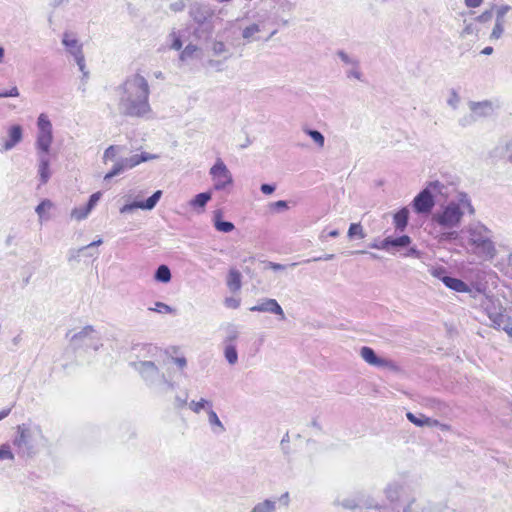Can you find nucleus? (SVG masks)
<instances>
[{
	"label": "nucleus",
	"instance_id": "f257e3e1",
	"mask_svg": "<svg viewBox=\"0 0 512 512\" xmlns=\"http://www.w3.org/2000/svg\"><path fill=\"white\" fill-rule=\"evenodd\" d=\"M118 111L131 118H145L152 111L149 103L150 86L147 79L135 73L129 75L117 88Z\"/></svg>",
	"mask_w": 512,
	"mask_h": 512
},
{
	"label": "nucleus",
	"instance_id": "f03ea898",
	"mask_svg": "<svg viewBox=\"0 0 512 512\" xmlns=\"http://www.w3.org/2000/svg\"><path fill=\"white\" fill-rule=\"evenodd\" d=\"M437 196L448 199L450 196L449 185L439 180L428 181L408 206L402 207L392 215L393 224H408L410 213L414 214L417 220H427L434 215Z\"/></svg>",
	"mask_w": 512,
	"mask_h": 512
},
{
	"label": "nucleus",
	"instance_id": "7ed1b4c3",
	"mask_svg": "<svg viewBox=\"0 0 512 512\" xmlns=\"http://www.w3.org/2000/svg\"><path fill=\"white\" fill-rule=\"evenodd\" d=\"M421 488V477L409 472H402L396 478L388 481L382 492L388 505V510L397 512L406 499L416 494Z\"/></svg>",
	"mask_w": 512,
	"mask_h": 512
},
{
	"label": "nucleus",
	"instance_id": "20e7f679",
	"mask_svg": "<svg viewBox=\"0 0 512 512\" xmlns=\"http://www.w3.org/2000/svg\"><path fill=\"white\" fill-rule=\"evenodd\" d=\"M475 208L470 196L464 191H457L441 209L433 215L436 224H459L466 215H474Z\"/></svg>",
	"mask_w": 512,
	"mask_h": 512
},
{
	"label": "nucleus",
	"instance_id": "39448f33",
	"mask_svg": "<svg viewBox=\"0 0 512 512\" xmlns=\"http://www.w3.org/2000/svg\"><path fill=\"white\" fill-rule=\"evenodd\" d=\"M42 439V430L38 425L23 423L17 426V434L13 444L23 454L31 455Z\"/></svg>",
	"mask_w": 512,
	"mask_h": 512
},
{
	"label": "nucleus",
	"instance_id": "423d86ee",
	"mask_svg": "<svg viewBox=\"0 0 512 512\" xmlns=\"http://www.w3.org/2000/svg\"><path fill=\"white\" fill-rule=\"evenodd\" d=\"M70 346L73 350L97 351L103 344L101 335L92 325L83 327L79 332L70 337Z\"/></svg>",
	"mask_w": 512,
	"mask_h": 512
},
{
	"label": "nucleus",
	"instance_id": "0eeeda50",
	"mask_svg": "<svg viewBox=\"0 0 512 512\" xmlns=\"http://www.w3.org/2000/svg\"><path fill=\"white\" fill-rule=\"evenodd\" d=\"M38 134L36 146L40 150L39 154L47 155L53 140L52 124L47 115L40 114L37 120Z\"/></svg>",
	"mask_w": 512,
	"mask_h": 512
},
{
	"label": "nucleus",
	"instance_id": "6e6552de",
	"mask_svg": "<svg viewBox=\"0 0 512 512\" xmlns=\"http://www.w3.org/2000/svg\"><path fill=\"white\" fill-rule=\"evenodd\" d=\"M209 175L216 190H224L233 183V177L228 167L221 158H217L209 170Z\"/></svg>",
	"mask_w": 512,
	"mask_h": 512
},
{
	"label": "nucleus",
	"instance_id": "1a4fd4ad",
	"mask_svg": "<svg viewBox=\"0 0 512 512\" xmlns=\"http://www.w3.org/2000/svg\"><path fill=\"white\" fill-rule=\"evenodd\" d=\"M131 365L147 385L156 386L160 382V377L163 373L160 372L153 361H137L132 362Z\"/></svg>",
	"mask_w": 512,
	"mask_h": 512
},
{
	"label": "nucleus",
	"instance_id": "9d476101",
	"mask_svg": "<svg viewBox=\"0 0 512 512\" xmlns=\"http://www.w3.org/2000/svg\"><path fill=\"white\" fill-rule=\"evenodd\" d=\"M360 356L366 363H368L371 366L378 368H387L392 371L399 370L398 365L394 361L387 358L379 357L374 351V349L371 347L363 346L360 349Z\"/></svg>",
	"mask_w": 512,
	"mask_h": 512
},
{
	"label": "nucleus",
	"instance_id": "9b49d317",
	"mask_svg": "<svg viewBox=\"0 0 512 512\" xmlns=\"http://www.w3.org/2000/svg\"><path fill=\"white\" fill-rule=\"evenodd\" d=\"M249 311L270 313L277 315L280 320L286 319L283 308L280 306L276 299L272 298L260 299L256 305L249 308Z\"/></svg>",
	"mask_w": 512,
	"mask_h": 512
},
{
	"label": "nucleus",
	"instance_id": "f8f14e48",
	"mask_svg": "<svg viewBox=\"0 0 512 512\" xmlns=\"http://www.w3.org/2000/svg\"><path fill=\"white\" fill-rule=\"evenodd\" d=\"M397 512H437V508L430 502L421 501L412 494L406 499V502L397 509Z\"/></svg>",
	"mask_w": 512,
	"mask_h": 512
},
{
	"label": "nucleus",
	"instance_id": "ddd939ff",
	"mask_svg": "<svg viewBox=\"0 0 512 512\" xmlns=\"http://www.w3.org/2000/svg\"><path fill=\"white\" fill-rule=\"evenodd\" d=\"M102 244V239L95 240L79 249H72L68 254V261H79L81 258H97L99 251L97 247Z\"/></svg>",
	"mask_w": 512,
	"mask_h": 512
},
{
	"label": "nucleus",
	"instance_id": "4468645a",
	"mask_svg": "<svg viewBox=\"0 0 512 512\" xmlns=\"http://www.w3.org/2000/svg\"><path fill=\"white\" fill-rule=\"evenodd\" d=\"M481 306L486 310L487 315L492 322V327L500 330L503 327L505 320L508 319L509 316L502 312H498L495 307L492 308L491 306H493V301L486 295L481 300Z\"/></svg>",
	"mask_w": 512,
	"mask_h": 512
},
{
	"label": "nucleus",
	"instance_id": "2eb2a0df",
	"mask_svg": "<svg viewBox=\"0 0 512 512\" xmlns=\"http://www.w3.org/2000/svg\"><path fill=\"white\" fill-rule=\"evenodd\" d=\"M411 242L412 240L408 235H398L396 233L393 235H388L385 237V251L392 254L396 252L402 253V251L407 248Z\"/></svg>",
	"mask_w": 512,
	"mask_h": 512
},
{
	"label": "nucleus",
	"instance_id": "dca6fc26",
	"mask_svg": "<svg viewBox=\"0 0 512 512\" xmlns=\"http://www.w3.org/2000/svg\"><path fill=\"white\" fill-rule=\"evenodd\" d=\"M358 501L360 509L388 512L387 504L379 502L372 494L365 491H358Z\"/></svg>",
	"mask_w": 512,
	"mask_h": 512
},
{
	"label": "nucleus",
	"instance_id": "f3484780",
	"mask_svg": "<svg viewBox=\"0 0 512 512\" xmlns=\"http://www.w3.org/2000/svg\"><path fill=\"white\" fill-rule=\"evenodd\" d=\"M189 15L198 24L213 19L214 11L207 4L193 3L189 7Z\"/></svg>",
	"mask_w": 512,
	"mask_h": 512
},
{
	"label": "nucleus",
	"instance_id": "a211bd4d",
	"mask_svg": "<svg viewBox=\"0 0 512 512\" xmlns=\"http://www.w3.org/2000/svg\"><path fill=\"white\" fill-rule=\"evenodd\" d=\"M62 44L66 51L74 58L83 55V46L79 42L76 34L71 31H65L62 35Z\"/></svg>",
	"mask_w": 512,
	"mask_h": 512
},
{
	"label": "nucleus",
	"instance_id": "6ab92c4d",
	"mask_svg": "<svg viewBox=\"0 0 512 512\" xmlns=\"http://www.w3.org/2000/svg\"><path fill=\"white\" fill-rule=\"evenodd\" d=\"M161 196H162V191L157 190L145 201H135L131 204H127V205L123 206L121 208V212L128 213V212H131L134 209H138V208L145 209V210H151L156 206V204L159 201V199L161 198Z\"/></svg>",
	"mask_w": 512,
	"mask_h": 512
},
{
	"label": "nucleus",
	"instance_id": "aec40b11",
	"mask_svg": "<svg viewBox=\"0 0 512 512\" xmlns=\"http://www.w3.org/2000/svg\"><path fill=\"white\" fill-rule=\"evenodd\" d=\"M468 232V241L473 250L491 238L490 231L486 226L471 227Z\"/></svg>",
	"mask_w": 512,
	"mask_h": 512
},
{
	"label": "nucleus",
	"instance_id": "412c9836",
	"mask_svg": "<svg viewBox=\"0 0 512 512\" xmlns=\"http://www.w3.org/2000/svg\"><path fill=\"white\" fill-rule=\"evenodd\" d=\"M101 192L93 193L87 203L83 206L77 207L72 211V217L76 221H81L87 217V215L92 211V209L96 206L98 201L101 198Z\"/></svg>",
	"mask_w": 512,
	"mask_h": 512
},
{
	"label": "nucleus",
	"instance_id": "4be33fe9",
	"mask_svg": "<svg viewBox=\"0 0 512 512\" xmlns=\"http://www.w3.org/2000/svg\"><path fill=\"white\" fill-rule=\"evenodd\" d=\"M23 137L22 127L18 124L12 125L8 129V138L2 143L1 151H9L13 149Z\"/></svg>",
	"mask_w": 512,
	"mask_h": 512
},
{
	"label": "nucleus",
	"instance_id": "5701e85b",
	"mask_svg": "<svg viewBox=\"0 0 512 512\" xmlns=\"http://www.w3.org/2000/svg\"><path fill=\"white\" fill-rule=\"evenodd\" d=\"M443 284L456 292L459 293H469L472 297H476V293H481V289L477 288L476 291H472L470 287L461 279L454 278L451 276H448L447 278L443 279Z\"/></svg>",
	"mask_w": 512,
	"mask_h": 512
},
{
	"label": "nucleus",
	"instance_id": "b1692460",
	"mask_svg": "<svg viewBox=\"0 0 512 512\" xmlns=\"http://www.w3.org/2000/svg\"><path fill=\"white\" fill-rule=\"evenodd\" d=\"M469 108L471 113L475 115L476 120L489 117L493 113V104L487 100L481 102L471 101L469 102Z\"/></svg>",
	"mask_w": 512,
	"mask_h": 512
},
{
	"label": "nucleus",
	"instance_id": "393cba45",
	"mask_svg": "<svg viewBox=\"0 0 512 512\" xmlns=\"http://www.w3.org/2000/svg\"><path fill=\"white\" fill-rule=\"evenodd\" d=\"M492 156L512 164V138L498 144L492 151Z\"/></svg>",
	"mask_w": 512,
	"mask_h": 512
},
{
	"label": "nucleus",
	"instance_id": "a878e982",
	"mask_svg": "<svg viewBox=\"0 0 512 512\" xmlns=\"http://www.w3.org/2000/svg\"><path fill=\"white\" fill-rule=\"evenodd\" d=\"M214 23L213 19L209 21H205L202 23H198L197 26L194 28L193 35L195 38L199 40H209L213 34L214 31Z\"/></svg>",
	"mask_w": 512,
	"mask_h": 512
},
{
	"label": "nucleus",
	"instance_id": "bb28decb",
	"mask_svg": "<svg viewBox=\"0 0 512 512\" xmlns=\"http://www.w3.org/2000/svg\"><path fill=\"white\" fill-rule=\"evenodd\" d=\"M406 417L407 419L413 423L414 425L418 426V427H424V426H429V427H436V426H442L440 424V422L436 419H432V418H429V417H426L425 415L423 414H414L412 412H408L406 414Z\"/></svg>",
	"mask_w": 512,
	"mask_h": 512
},
{
	"label": "nucleus",
	"instance_id": "cd10ccee",
	"mask_svg": "<svg viewBox=\"0 0 512 512\" xmlns=\"http://www.w3.org/2000/svg\"><path fill=\"white\" fill-rule=\"evenodd\" d=\"M474 252L480 257L489 260L493 259L496 256V248L491 238L488 239L486 242L482 243L477 248H475Z\"/></svg>",
	"mask_w": 512,
	"mask_h": 512
},
{
	"label": "nucleus",
	"instance_id": "c85d7f7f",
	"mask_svg": "<svg viewBox=\"0 0 512 512\" xmlns=\"http://www.w3.org/2000/svg\"><path fill=\"white\" fill-rule=\"evenodd\" d=\"M38 162V174L40 177V181L42 184H45L48 182L51 175L49 169V158L45 154H39Z\"/></svg>",
	"mask_w": 512,
	"mask_h": 512
},
{
	"label": "nucleus",
	"instance_id": "c756f323",
	"mask_svg": "<svg viewBox=\"0 0 512 512\" xmlns=\"http://www.w3.org/2000/svg\"><path fill=\"white\" fill-rule=\"evenodd\" d=\"M241 279H242L241 273L237 269L231 268L229 270V273L227 276V286L231 292H237L241 289V286H242Z\"/></svg>",
	"mask_w": 512,
	"mask_h": 512
},
{
	"label": "nucleus",
	"instance_id": "7c9ffc66",
	"mask_svg": "<svg viewBox=\"0 0 512 512\" xmlns=\"http://www.w3.org/2000/svg\"><path fill=\"white\" fill-rule=\"evenodd\" d=\"M207 414L208 422L211 426L212 432L216 435L224 433L226 429L221 420L219 419L218 415L216 414V412L211 408L208 409Z\"/></svg>",
	"mask_w": 512,
	"mask_h": 512
},
{
	"label": "nucleus",
	"instance_id": "2f4dec72",
	"mask_svg": "<svg viewBox=\"0 0 512 512\" xmlns=\"http://www.w3.org/2000/svg\"><path fill=\"white\" fill-rule=\"evenodd\" d=\"M335 504L349 510H355L359 508L358 491L354 495L345 497L343 499L338 498L335 501Z\"/></svg>",
	"mask_w": 512,
	"mask_h": 512
},
{
	"label": "nucleus",
	"instance_id": "473e14b6",
	"mask_svg": "<svg viewBox=\"0 0 512 512\" xmlns=\"http://www.w3.org/2000/svg\"><path fill=\"white\" fill-rule=\"evenodd\" d=\"M171 278L170 268L165 264L160 265L154 273L155 281L160 283H168L171 281Z\"/></svg>",
	"mask_w": 512,
	"mask_h": 512
},
{
	"label": "nucleus",
	"instance_id": "72a5a7b5",
	"mask_svg": "<svg viewBox=\"0 0 512 512\" xmlns=\"http://www.w3.org/2000/svg\"><path fill=\"white\" fill-rule=\"evenodd\" d=\"M276 500L265 499L257 503L251 512H275L277 509Z\"/></svg>",
	"mask_w": 512,
	"mask_h": 512
},
{
	"label": "nucleus",
	"instance_id": "f704fd0d",
	"mask_svg": "<svg viewBox=\"0 0 512 512\" xmlns=\"http://www.w3.org/2000/svg\"><path fill=\"white\" fill-rule=\"evenodd\" d=\"M239 336L238 327L234 324H228L225 328L224 344H234Z\"/></svg>",
	"mask_w": 512,
	"mask_h": 512
},
{
	"label": "nucleus",
	"instance_id": "c9c22d12",
	"mask_svg": "<svg viewBox=\"0 0 512 512\" xmlns=\"http://www.w3.org/2000/svg\"><path fill=\"white\" fill-rule=\"evenodd\" d=\"M260 31V26L259 24L257 23H253L249 26H247L246 28L243 29L242 31V37L248 41V42H252V41H256L258 38L256 37V34Z\"/></svg>",
	"mask_w": 512,
	"mask_h": 512
},
{
	"label": "nucleus",
	"instance_id": "e433bc0d",
	"mask_svg": "<svg viewBox=\"0 0 512 512\" xmlns=\"http://www.w3.org/2000/svg\"><path fill=\"white\" fill-rule=\"evenodd\" d=\"M211 199L210 192H202L197 194L191 201L190 205L194 208H203Z\"/></svg>",
	"mask_w": 512,
	"mask_h": 512
},
{
	"label": "nucleus",
	"instance_id": "4c0bfd02",
	"mask_svg": "<svg viewBox=\"0 0 512 512\" xmlns=\"http://www.w3.org/2000/svg\"><path fill=\"white\" fill-rule=\"evenodd\" d=\"M224 356L230 365H235L238 361V353L235 344H227L224 349Z\"/></svg>",
	"mask_w": 512,
	"mask_h": 512
},
{
	"label": "nucleus",
	"instance_id": "58836bf2",
	"mask_svg": "<svg viewBox=\"0 0 512 512\" xmlns=\"http://www.w3.org/2000/svg\"><path fill=\"white\" fill-rule=\"evenodd\" d=\"M189 408L194 413H200L201 410L205 409L208 412V409L212 408V402L209 400H206L204 398H201L199 401H191L189 404Z\"/></svg>",
	"mask_w": 512,
	"mask_h": 512
},
{
	"label": "nucleus",
	"instance_id": "ea45409f",
	"mask_svg": "<svg viewBox=\"0 0 512 512\" xmlns=\"http://www.w3.org/2000/svg\"><path fill=\"white\" fill-rule=\"evenodd\" d=\"M199 48L194 44H188L180 54L181 61H187L188 59L199 57Z\"/></svg>",
	"mask_w": 512,
	"mask_h": 512
},
{
	"label": "nucleus",
	"instance_id": "a19ab883",
	"mask_svg": "<svg viewBox=\"0 0 512 512\" xmlns=\"http://www.w3.org/2000/svg\"><path fill=\"white\" fill-rule=\"evenodd\" d=\"M304 132L320 147L322 148L325 144L324 135L315 129L304 128Z\"/></svg>",
	"mask_w": 512,
	"mask_h": 512
},
{
	"label": "nucleus",
	"instance_id": "79ce46f5",
	"mask_svg": "<svg viewBox=\"0 0 512 512\" xmlns=\"http://www.w3.org/2000/svg\"><path fill=\"white\" fill-rule=\"evenodd\" d=\"M122 151V147L118 145H111L105 151L103 155L104 162L108 160H114L116 156Z\"/></svg>",
	"mask_w": 512,
	"mask_h": 512
},
{
	"label": "nucleus",
	"instance_id": "37998d69",
	"mask_svg": "<svg viewBox=\"0 0 512 512\" xmlns=\"http://www.w3.org/2000/svg\"><path fill=\"white\" fill-rule=\"evenodd\" d=\"M124 171H125L124 166H123L121 160L119 159L113 165L112 169L104 176V180L108 181V180L112 179L113 177L123 173Z\"/></svg>",
	"mask_w": 512,
	"mask_h": 512
},
{
	"label": "nucleus",
	"instance_id": "c03bdc74",
	"mask_svg": "<svg viewBox=\"0 0 512 512\" xmlns=\"http://www.w3.org/2000/svg\"><path fill=\"white\" fill-rule=\"evenodd\" d=\"M504 24H505V21H500V20L495 21V25L490 34L491 39L498 40L502 36V34L504 32Z\"/></svg>",
	"mask_w": 512,
	"mask_h": 512
},
{
	"label": "nucleus",
	"instance_id": "a18cd8bd",
	"mask_svg": "<svg viewBox=\"0 0 512 512\" xmlns=\"http://www.w3.org/2000/svg\"><path fill=\"white\" fill-rule=\"evenodd\" d=\"M337 55L338 57L341 59V61L348 65V66H357V65H360V62L358 59L356 58H353L351 56H349L346 52H344L343 50H340L337 52Z\"/></svg>",
	"mask_w": 512,
	"mask_h": 512
},
{
	"label": "nucleus",
	"instance_id": "49530a36",
	"mask_svg": "<svg viewBox=\"0 0 512 512\" xmlns=\"http://www.w3.org/2000/svg\"><path fill=\"white\" fill-rule=\"evenodd\" d=\"M464 28L463 30L461 31L460 33V36L462 38H465L469 35H476V32H477V28H476V25L473 23V22H467L466 20L464 21Z\"/></svg>",
	"mask_w": 512,
	"mask_h": 512
},
{
	"label": "nucleus",
	"instance_id": "de8ad7c7",
	"mask_svg": "<svg viewBox=\"0 0 512 512\" xmlns=\"http://www.w3.org/2000/svg\"><path fill=\"white\" fill-rule=\"evenodd\" d=\"M150 311H154L161 314H170L173 312L172 307L169 305L163 303V302H156L155 307L149 308Z\"/></svg>",
	"mask_w": 512,
	"mask_h": 512
},
{
	"label": "nucleus",
	"instance_id": "09e8293b",
	"mask_svg": "<svg viewBox=\"0 0 512 512\" xmlns=\"http://www.w3.org/2000/svg\"><path fill=\"white\" fill-rule=\"evenodd\" d=\"M14 454L8 444H2L0 446V461L2 460H13Z\"/></svg>",
	"mask_w": 512,
	"mask_h": 512
},
{
	"label": "nucleus",
	"instance_id": "8fccbe9b",
	"mask_svg": "<svg viewBox=\"0 0 512 512\" xmlns=\"http://www.w3.org/2000/svg\"><path fill=\"white\" fill-rule=\"evenodd\" d=\"M269 208H270L271 212L280 213L288 208V202L284 201V200H279V201L271 203L269 205Z\"/></svg>",
	"mask_w": 512,
	"mask_h": 512
},
{
	"label": "nucleus",
	"instance_id": "3c124183",
	"mask_svg": "<svg viewBox=\"0 0 512 512\" xmlns=\"http://www.w3.org/2000/svg\"><path fill=\"white\" fill-rule=\"evenodd\" d=\"M212 51L215 56H220L228 51L226 45L222 41H214L212 44Z\"/></svg>",
	"mask_w": 512,
	"mask_h": 512
},
{
	"label": "nucleus",
	"instance_id": "603ef678",
	"mask_svg": "<svg viewBox=\"0 0 512 512\" xmlns=\"http://www.w3.org/2000/svg\"><path fill=\"white\" fill-rule=\"evenodd\" d=\"M430 273L432 276L438 278L439 280H441L443 282V279L444 278H447L448 275H447V271H446V268L443 267V266H438V267H432L430 269Z\"/></svg>",
	"mask_w": 512,
	"mask_h": 512
},
{
	"label": "nucleus",
	"instance_id": "864d4df0",
	"mask_svg": "<svg viewBox=\"0 0 512 512\" xmlns=\"http://www.w3.org/2000/svg\"><path fill=\"white\" fill-rule=\"evenodd\" d=\"M363 226H349V230H348V237L350 239H354V238H363L364 237V233H363V229H362Z\"/></svg>",
	"mask_w": 512,
	"mask_h": 512
},
{
	"label": "nucleus",
	"instance_id": "5fc2aeb1",
	"mask_svg": "<svg viewBox=\"0 0 512 512\" xmlns=\"http://www.w3.org/2000/svg\"><path fill=\"white\" fill-rule=\"evenodd\" d=\"M75 59V62L79 68V70L82 72L83 74V79H86L88 78L89 76V72L88 70L86 69V64H85V57H84V54L79 56V57H76L74 58Z\"/></svg>",
	"mask_w": 512,
	"mask_h": 512
},
{
	"label": "nucleus",
	"instance_id": "6e6d98bb",
	"mask_svg": "<svg viewBox=\"0 0 512 512\" xmlns=\"http://www.w3.org/2000/svg\"><path fill=\"white\" fill-rule=\"evenodd\" d=\"M163 387V391L167 392L175 388V383L167 379L164 374L160 377V382L157 384Z\"/></svg>",
	"mask_w": 512,
	"mask_h": 512
},
{
	"label": "nucleus",
	"instance_id": "4d7b16f0",
	"mask_svg": "<svg viewBox=\"0 0 512 512\" xmlns=\"http://www.w3.org/2000/svg\"><path fill=\"white\" fill-rule=\"evenodd\" d=\"M169 37L172 39V43L170 45V48L174 49V50H180L182 48V41L180 39V36L175 31H173L169 35Z\"/></svg>",
	"mask_w": 512,
	"mask_h": 512
},
{
	"label": "nucleus",
	"instance_id": "13d9d810",
	"mask_svg": "<svg viewBox=\"0 0 512 512\" xmlns=\"http://www.w3.org/2000/svg\"><path fill=\"white\" fill-rule=\"evenodd\" d=\"M348 78H355L359 81H362V73L359 69V65L351 66L349 70L346 71Z\"/></svg>",
	"mask_w": 512,
	"mask_h": 512
},
{
	"label": "nucleus",
	"instance_id": "bf43d9fd",
	"mask_svg": "<svg viewBox=\"0 0 512 512\" xmlns=\"http://www.w3.org/2000/svg\"><path fill=\"white\" fill-rule=\"evenodd\" d=\"M476 121L477 120H476L475 115H473L471 113V114L465 115L462 118H460L459 119V125L462 126V127H467V126L472 125Z\"/></svg>",
	"mask_w": 512,
	"mask_h": 512
},
{
	"label": "nucleus",
	"instance_id": "052dcab7",
	"mask_svg": "<svg viewBox=\"0 0 512 512\" xmlns=\"http://www.w3.org/2000/svg\"><path fill=\"white\" fill-rule=\"evenodd\" d=\"M459 102H460L459 95L454 90L451 91L450 96L447 99V104L450 107H452L453 109H457Z\"/></svg>",
	"mask_w": 512,
	"mask_h": 512
},
{
	"label": "nucleus",
	"instance_id": "680f3d73",
	"mask_svg": "<svg viewBox=\"0 0 512 512\" xmlns=\"http://www.w3.org/2000/svg\"><path fill=\"white\" fill-rule=\"evenodd\" d=\"M405 252H402L401 255L404 257H415L421 258V252L416 249V247H407L405 248Z\"/></svg>",
	"mask_w": 512,
	"mask_h": 512
},
{
	"label": "nucleus",
	"instance_id": "e2e57ef3",
	"mask_svg": "<svg viewBox=\"0 0 512 512\" xmlns=\"http://www.w3.org/2000/svg\"><path fill=\"white\" fill-rule=\"evenodd\" d=\"M511 9L508 5H502L497 9L496 20L505 21L506 13Z\"/></svg>",
	"mask_w": 512,
	"mask_h": 512
},
{
	"label": "nucleus",
	"instance_id": "0e129e2a",
	"mask_svg": "<svg viewBox=\"0 0 512 512\" xmlns=\"http://www.w3.org/2000/svg\"><path fill=\"white\" fill-rule=\"evenodd\" d=\"M370 248L373 249H379V250H385L386 244H385V238L384 239H375L371 244H369Z\"/></svg>",
	"mask_w": 512,
	"mask_h": 512
},
{
	"label": "nucleus",
	"instance_id": "69168bd1",
	"mask_svg": "<svg viewBox=\"0 0 512 512\" xmlns=\"http://www.w3.org/2000/svg\"><path fill=\"white\" fill-rule=\"evenodd\" d=\"M225 305L228 308L236 309L240 305V300L233 297H228L225 299Z\"/></svg>",
	"mask_w": 512,
	"mask_h": 512
},
{
	"label": "nucleus",
	"instance_id": "338daca9",
	"mask_svg": "<svg viewBox=\"0 0 512 512\" xmlns=\"http://www.w3.org/2000/svg\"><path fill=\"white\" fill-rule=\"evenodd\" d=\"M170 8L174 12H180L185 8V3L183 0H178L170 4Z\"/></svg>",
	"mask_w": 512,
	"mask_h": 512
},
{
	"label": "nucleus",
	"instance_id": "774afa93",
	"mask_svg": "<svg viewBox=\"0 0 512 512\" xmlns=\"http://www.w3.org/2000/svg\"><path fill=\"white\" fill-rule=\"evenodd\" d=\"M501 330L505 331L510 337H512V318L510 316L505 320Z\"/></svg>",
	"mask_w": 512,
	"mask_h": 512
}]
</instances>
